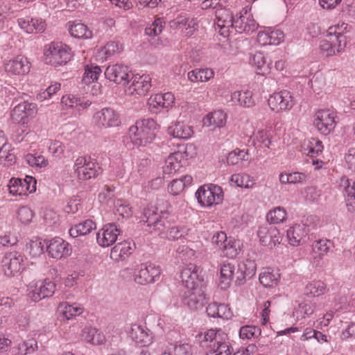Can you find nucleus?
<instances>
[{
  "label": "nucleus",
  "mask_w": 355,
  "mask_h": 355,
  "mask_svg": "<svg viewBox=\"0 0 355 355\" xmlns=\"http://www.w3.org/2000/svg\"><path fill=\"white\" fill-rule=\"evenodd\" d=\"M105 76L110 81L124 85L128 83L132 74L127 66L116 64L107 67Z\"/></svg>",
  "instance_id": "2eb2a0df"
},
{
  "label": "nucleus",
  "mask_w": 355,
  "mask_h": 355,
  "mask_svg": "<svg viewBox=\"0 0 355 355\" xmlns=\"http://www.w3.org/2000/svg\"><path fill=\"white\" fill-rule=\"evenodd\" d=\"M25 159L27 163L33 167L45 168L49 165V160L42 155L28 154Z\"/></svg>",
  "instance_id": "4d7b16f0"
},
{
  "label": "nucleus",
  "mask_w": 355,
  "mask_h": 355,
  "mask_svg": "<svg viewBox=\"0 0 355 355\" xmlns=\"http://www.w3.org/2000/svg\"><path fill=\"white\" fill-rule=\"evenodd\" d=\"M69 31L71 36L79 39H89L92 31L85 24L73 21L69 23Z\"/></svg>",
  "instance_id": "58836bf2"
},
{
  "label": "nucleus",
  "mask_w": 355,
  "mask_h": 355,
  "mask_svg": "<svg viewBox=\"0 0 355 355\" xmlns=\"http://www.w3.org/2000/svg\"><path fill=\"white\" fill-rule=\"evenodd\" d=\"M253 144L256 148H269L271 144V137L268 131L259 130L254 135Z\"/></svg>",
  "instance_id": "09e8293b"
},
{
  "label": "nucleus",
  "mask_w": 355,
  "mask_h": 355,
  "mask_svg": "<svg viewBox=\"0 0 355 355\" xmlns=\"http://www.w3.org/2000/svg\"><path fill=\"white\" fill-rule=\"evenodd\" d=\"M329 40L333 45L336 55L343 53L347 45V38L345 35L329 36Z\"/></svg>",
  "instance_id": "e2e57ef3"
},
{
  "label": "nucleus",
  "mask_w": 355,
  "mask_h": 355,
  "mask_svg": "<svg viewBox=\"0 0 355 355\" xmlns=\"http://www.w3.org/2000/svg\"><path fill=\"white\" fill-rule=\"evenodd\" d=\"M161 269L153 263L141 264L140 268L135 273V280L137 283L145 285L153 283L160 276Z\"/></svg>",
  "instance_id": "4468645a"
},
{
  "label": "nucleus",
  "mask_w": 355,
  "mask_h": 355,
  "mask_svg": "<svg viewBox=\"0 0 355 355\" xmlns=\"http://www.w3.org/2000/svg\"><path fill=\"white\" fill-rule=\"evenodd\" d=\"M327 290L326 284L321 280H312L306 284L304 294L308 297H318L324 295Z\"/></svg>",
  "instance_id": "c03bdc74"
},
{
  "label": "nucleus",
  "mask_w": 355,
  "mask_h": 355,
  "mask_svg": "<svg viewBox=\"0 0 355 355\" xmlns=\"http://www.w3.org/2000/svg\"><path fill=\"white\" fill-rule=\"evenodd\" d=\"M308 234L306 225L296 224L291 227L286 232V236L290 245L299 246L302 245L304 239Z\"/></svg>",
  "instance_id": "c85d7f7f"
},
{
  "label": "nucleus",
  "mask_w": 355,
  "mask_h": 355,
  "mask_svg": "<svg viewBox=\"0 0 355 355\" xmlns=\"http://www.w3.org/2000/svg\"><path fill=\"white\" fill-rule=\"evenodd\" d=\"M162 211L155 207L148 208L144 210V216L146 218V222L149 227L150 232H155L161 234L164 226V221L162 220L161 214Z\"/></svg>",
  "instance_id": "b1692460"
},
{
  "label": "nucleus",
  "mask_w": 355,
  "mask_h": 355,
  "mask_svg": "<svg viewBox=\"0 0 355 355\" xmlns=\"http://www.w3.org/2000/svg\"><path fill=\"white\" fill-rule=\"evenodd\" d=\"M227 115L222 110L207 114L202 120L204 127L221 128L226 123Z\"/></svg>",
  "instance_id": "2f4dec72"
},
{
  "label": "nucleus",
  "mask_w": 355,
  "mask_h": 355,
  "mask_svg": "<svg viewBox=\"0 0 355 355\" xmlns=\"http://www.w3.org/2000/svg\"><path fill=\"white\" fill-rule=\"evenodd\" d=\"M331 247L332 243L328 239L315 241L312 244L313 258L315 261L318 263L328 253Z\"/></svg>",
  "instance_id": "c9c22d12"
},
{
  "label": "nucleus",
  "mask_w": 355,
  "mask_h": 355,
  "mask_svg": "<svg viewBox=\"0 0 355 355\" xmlns=\"http://www.w3.org/2000/svg\"><path fill=\"white\" fill-rule=\"evenodd\" d=\"M4 69L10 76H24L30 72L31 63L26 56L18 55L7 60Z\"/></svg>",
  "instance_id": "0eeeda50"
},
{
  "label": "nucleus",
  "mask_w": 355,
  "mask_h": 355,
  "mask_svg": "<svg viewBox=\"0 0 355 355\" xmlns=\"http://www.w3.org/2000/svg\"><path fill=\"white\" fill-rule=\"evenodd\" d=\"M58 312L61 321H67L73 317L80 315L83 309L76 304H69L67 302H62L58 306Z\"/></svg>",
  "instance_id": "f704fd0d"
},
{
  "label": "nucleus",
  "mask_w": 355,
  "mask_h": 355,
  "mask_svg": "<svg viewBox=\"0 0 355 355\" xmlns=\"http://www.w3.org/2000/svg\"><path fill=\"white\" fill-rule=\"evenodd\" d=\"M230 181L237 187L245 189L252 188L255 184L254 178L248 174H234L231 176Z\"/></svg>",
  "instance_id": "8fccbe9b"
},
{
  "label": "nucleus",
  "mask_w": 355,
  "mask_h": 355,
  "mask_svg": "<svg viewBox=\"0 0 355 355\" xmlns=\"http://www.w3.org/2000/svg\"><path fill=\"white\" fill-rule=\"evenodd\" d=\"M135 248V244L131 241L118 243L111 249L110 258L114 261H123L133 252Z\"/></svg>",
  "instance_id": "393cba45"
},
{
  "label": "nucleus",
  "mask_w": 355,
  "mask_h": 355,
  "mask_svg": "<svg viewBox=\"0 0 355 355\" xmlns=\"http://www.w3.org/2000/svg\"><path fill=\"white\" fill-rule=\"evenodd\" d=\"M165 24L166 22L162 18H157L145 28V33L149 36H157L162 33Z\"/></svg>",
  "instance_id": "5fc2aeb1"
},
{
  "label": "nucleus",
  "mask_w": 355,
  "mask_h": 355,
  "mask_svg": "<svg viewBox=\"0 0 355 355\" xmlns=\"http://www.w3.org/2000/svg\"><path fill=\"white\" fill-rule=\"evenodd\" d=\"M24 186L22 185V180L19 178H12L8 184L10 193L16 196L24 195Z\"/></svg>",
  "instance_id": "338daca9"
},
{
  "label": "nucleus",
  "mask_w": 355,
  "mask_h": 355,
  "mask_svg": "<svg viewBox=\"0 0 355 355\" xmlns=\"http://www.w3.org/2000/svg\"><path fill=\"white\" fill-rule=\"evenodd\" d=\"M74 173L81 180H87L96 177L101 170L98 164L90 157L80 156L74 163Z\"/></svg>",
  "instance_id": "7ed1b4c3"
},
{
  "label": "nucleus",
  "mask_w": 355,
  "mask_h": 355,
  "mask_svg": "<svg viewBox=\"0 0 355 355\" xmlns=\"http://www.w3.org/2000/svg\"><path fill=\"white\" fill-rule=\"evenodd\" d=\"M260 334V329L255 326H244L239 331V336L242 340H250L258 337Z\"/></svg>",
  "instance_id": "052dcab7"
},
{
  "label": "nucleus",
  "mask_w": 355,
  "mask_h": 355,
  "mask_svg": "<svg viewBox=\"0 0 355 355\" xmlns=\"http://www.w3.org/2000/svg\"><path fill=\"white\" fill-rule=\"evenodd\" d=\"M214 75L215 73L211 69H196L188 73V78L193 83H205L214 78Z\"/></svg>",
  "instance_id": "37998d69"
},
{
  "label": "nucleus",
  "mask_w": 355,
  "mask_h": 355,
  "mask_svg": "<svg viewBox=\"0 0 355 355\" xmlns=\"http://www.w3.org/2000/svg\"><path fill=\"white\" fill-rule=\"evenodd\" d=\"M257 235L261 244L270 248L279 244L282 239L279 230L273 227H261Z\"/></svg>",
  "instance_id": "4be33fe9"
},
{
  "label": "nucleus",
  "mask_w": 355,
  "mask_h": 355,
  "mask_svg": "<svg viewBox=\"0 0 355 355\" xmlns=\"http://www.w3.org/2000/svg\"><path fill=\"white\" fill-rule=\"evenodd\" d=\"M83 339L92 345H102L105 342V336L98 329L89 327H85L82 333Z\"/></svg>",
  "instance_id": "e433bc0d"
},
{
  "label": "nucleus",
  "mask_w": 355,
  "mask_h": 355,
  "mask_svg": "<svg viewBox=\"0 0 355 355\" xmlns=\"http://www.w3.org/2000/svg\"><path fill=\"white\" fill-rule=\"evenodd\" d=\"M216 16V28L218 30L220 34L224 37L229 35L230 29L234 28V19L232 12L221 5L215 11Z\"/></svg>",
  "instance_id": "6e6552de"
},
{
  "label": "nucleus",
  "mask_w": 355,
  "mask_h": 355,
  "mask_svg": "<svg viewBox=\"0 0 355 355\" xmlns=\"http://www.w3.org/2000/svg\"><path fill=\"white\" fill-rule=\"evenodd\" d=\"M33 216V211L27 206H22L17 211V218L24 225L29 224Z\"/></svg>",
  "instance_id": "69168bd1"
},
{
  "label": "nucleus",
  "mask_w": 355,
  "mask_h": 355,
  "mask_svg": "<svg viewBox=\"0 0 355 355\" xmlns=\"http://www.w3.org/2000/svg\"><path fill=\"white\" fill-rule=\"evenodd\" d=\"M47 251L51 257L55 259H60L70 254L69 245L62 239L56 237L51 240Z\"/></svg>",
  "instance_id": "a878e982"
},
{
  "label": "nucleus",
  "mask_w": 355,
  "mask_h": 355,
  "mask_svg": "<svg viewBox=\"0 0 355 355\" xmlns=\"http://www.w3.org/2000/svg\"><path fill=\"white\" fill-rule=\"evenodd\" d=\"M226 340L222 339L218 342L211 344L207 355H229L230 353V345Z\"/></svg>",
  "instance_id": "3c124183"
},
{
  "label": "nucleus",
  "mask_w": 355,
  "mask_h": 355,
  "mask_svg": "<svg viewBox=\"0 0 355 355\" xmlns=\"http://www.w3.org/2000/svg\"><path fill=\"white\" fill-rule=\"evenodd\" d=\"M188 159V153L187 151H177L170 154L165 160V164L163 166L164 174L171 175L178 171Z\"/></svg>",
  "instance_id": "a211bd4d"
},
{
  "label": "nucleus",
  "mask_w": 355,
  "mask_h": 355,
  "mask_svg": "<svg viewBox=\"0 0 355 355\" xmlns=\"http://www.w3.org/2000/svg\"><path fill=\"white\" fill-rule=\"evenodd\" d=\"M121 230L114 223L105 225L97 233L96 241L99 245L103 248L109 247L114 244Z\"/></svg>",
  "instance_id": "dca6fc26"
},
{
  "label": "nucleus",
  "mask_w": 355,
  "mask_h": 355,
  "mask_svg": "<svg viewBox=\"0 0 355 355\" xmlns=\"http://www.w3.org/2000/svg\"><path fill=\"white\" fill-rule=\"evenodd\" d=\"M249 158L248 151L236 148L230 152L227 157V163L229 165H235L242 160H248Z\"/></svg>",
  "instance_id": "864d4df0"
},
{
  "label": "nucleus",
  "mask_w": 355,
  "mask_h": 355,
  "mask_svg": "<svg viewBox=\"0 0 355 355\" xmlns=\"http://www.w3.org/2000/svg\"><path fill=\"white\" fill-rule=\"evenodd\" d=\"M60 89V84L55 83L48 87V88L43 92H41L40 94H38L37 98L38 100L43 101L46 99L51 98V96Z\"/></svg>",
  "instance_id": "774afa93"
},
{
  "label": "nucleus",
  "mask_w": 355,
  "mask_h": 355,
  "mask_svg": "<svg viewBox=\"0 0 355 355\" xmlns=\"http://www.w3.org/2000/svg\"><path fill=\"white\" fill-rule=\"evenodd\" d=\"M129 336L136 343L147 345L150 343L151 338L145 327L133 324L129 331Z\"/></svg>",
  "instance_id": "7c9ffc66"
},
{
  "label": "nucleus",
  "mask_w": 355,
  "mask_h": 355,
  "mask_svg": "<svg viewBox=\"0 0 355 355\" xmlns=\"http://www.w3.org/2000/svg\"><path fill=\"white\" fill-rule=\"evenodd\" d=\"M268 104L271 110L279 113L291 110L294 101L290 92L283 90L271 94L268 99Z\"/></svg>",
  "instance_id": "423d86ee"
},
{
  "label": "nucleus",
  "mask_w": 355,
  "mask_h": 355,
  "mask_svg": "<svg viewBox=\"0 0 355 355\" xmlns=\"http://www.w3.org/2000/svg\"><path fill=\"white\" fill-rule=\"evenodd\" d=\"M258 24L252 14L246 8L236 15L234 19V28L239 33H250L257 28Z\"/></svg>",
  "instance_id": "f3484780"
},
{
  "label": "nucleus",
  "mask_w": 355,
  "mask_h": 355,
  "mask_svg": "<svg viewBox=\"0 0 355 355\" xmlns=\"http://www.w3.org/2000/svg\"><path fill=\"white\" fill-rule=\"evenodd\" d=\"M24 257L18 252L6 253L2 259V267L7 276H14L24 268Z\"/></svg>",
  "instance_id": "ddd939ff"
},
{
  "label": "nucleus",
  "mask_w": 355,
  "mask_h": 355,
  "mask_svg": "<svg viewBox=\"0 0 355 355\" xmlns=\"http://www.w3.org/2000/svg\"><path fill=\"white\" fill-rule=\"evenodd\" d=\"M211 243L216 246L223 254L229 258H234L238 254L236 243L227 237L224 232H218L211 238Z\"/></svg>",
  "instance_id": "1a4fd4ad"
},
{
  "label": "nucleus",
  "mask_w": 355,
  "mask_h": 355,
  "mask_svg": "<svg viewBox=\"0 0 355 355\" xmlns=\"http://www.w3.org/2000/svg\"><path fill=\"white\" fill-rule=\"evenodd\" d=\"M168 132L174 138L187 139L193 133L192 128L182 122L172 123L168 128Z\"/></svg>",
  "instance_id": "473e14b6"
},
{
  "label": "nucleus",
  "mask_w": 355,
  "mask_h": 355,
  "mask_svg": "<svg viewBox=\"0 0 355 355\" xmlns=\"http://www.w3.org/2000/svg\"><path fill=\"white\" fill-rule=\"evenodd\" d=\"M169 26L173 29H180L183 31L185 28L184 34L186 36H191L193 31L197 28L198 24L194 20L188 21V19L183 16L178 17L169 23Z\"/></svg>",
  "instance_id": "72a5a7b5"
},
{
  "label": "nucleus",
  "mask_w": 355,
  "mask_h": 355,
  "mask_svg": "<svg viewBox=\"0 0 355 355\" xmlns=\"http://www.w3.org/2000/svg\"><path fill=\"white\" fill-rule=\"evenodd\" d=\"M266 218L270 224L282 223L287 219L286 210L282 207H277L268 212Z\"/></svg>",
  "instance_id": "de8ad7c7"
},
{
  "label": "nucleus",
  "mask_w": 355,
  "mask_h": 355,
  "mask_svg": "<svg viewBox=\"0 0 355 355\" xmlns=\"http://www.w3.org/2000/svg\"><path fill=\"white\" fill-rule=\"evenodd\" d=\"M315 303L306 301L300 303L293 311V316L297 320L304 318L313 313L315 309Z\"/></svg>",
  "instance_id": "49530a36"
},
{
  "label": "nucleus",
  "mask_w": 355,
  "mask_h": 355,
  "mask_svg": "<svg viewBox=\"0 0 355 355\" xmlns=\"http://www.w3.org/2000/svg\"><path fill=\"white\" fill-rule=\"evenodd\" d=\"M93 121L98 128H113L121 123L119 114L111 108H103L96 112L93 116Z\"/></svg>",
  "instance_id": "9b49d317"
},
{
  "label": "nucleus",
  "mask_w": 355,
  "mask_h": 355,
  "mask_svg": "<svg viewBox=\"0 0 355 355\" xmlns=\"http://www.w3.org/2000/svg\"><path fill=\"white\" fill-rule=\"evenodd\" d=\"M252 96V92L249 90L235 91L231 94V100L233 102H238L241 106L249 108L255 105Z\"/></svg>",
  "instance_id": "ea45409f"
},
{
  "label": "nucleus",
  "mask_w": 355,
  "mask_h": 355,
  "mask_svg": "<svg viewBox=\"0 0 355 355\" xmlns=\"http://www.w3.org/2000/svg\"><path fill=\"white\" fill-rule=\"evenodd\" d=\"M96 228V224L92 220H86L83 223L77 224L69 230L71 236L76 238L84 236L90 233Z\"/></svg>",
  "instance_id": "a18cd8bd"
},
{
  "label": "nucleus",
  "mask_w": 355,
  "mask_h": 355,
  "mask_svg": "<svg viewBox=\"0 0 355 355\" xmlns=\"http://www.w3.org/2000/svg\"><path fill=\"white\" fill-rule=\"evenodd\" d=\"M174 101V95L171 92H166L152 95L148 101V105L151 112L157 113L162 108L171 107Z\"/></svg>",
  "instance_id": "6ab92c4d"
},
{
  "label": "nucleus",
  "mask_w": 355,
  "mask_h": 355,
  "mask_svg": "<svg viewBox=\"0 0 355 355\" xmlns=\"http://www.w3.org/2000/svg\"><path fill=\"white\" fill-rule=\"evenodd\" d=\"M183 302L189 309L197 310L202 308L205 303V296L202 288L186 290L183 295Z\"/></svg>",
  "instance_id": "412c9836"
},
{
  "label": "nucleus",
  "mask_w": 355,
  "mask_h": 355,
  "mask_svg": "<svg viewBox=\"0 0 355 355\" xmlns=\"http://www.w3.org/2000/svg\"><path fill=\"white\" fill-rule=\"evenodd\" d=\"M193 178L191 175H187L181 178L172 180L168 186V191L173 196L180 195L184 188L191 184Z\"/></svg>",
  "instance_id": "79ce46f5"
},
{
  "label": "nucleus",
  "mask_w": 355,
  "mask_h": 355,
  "mask_svg": "<svg viewBox=\"0 0 355 355\" xmlns=\"http://www.w3.org/2000/svg\"><path fill=\"white\" fill-rule=\"evenodd\" d=\"M271 56L270 61L266 60V58L263 53L257 52L252 55L250 62L251 64L255 67L257 74L265 76L269 74L272 71V60Z\"/></svg>",
  "instance_id": "c756f323"
},
{
  "label": "nucleus",
  "mask_w": 355,
  "mask_h": 355,
  "mask_svg": "<svg viewBox=\"0 0 355 355\" xmlns=\"http://www.w3.org/2000/svg\"><path fill=\"white\" fill-rule=\"evenodd\" d=\"M236 271L234 264L225 261L219 266L218 286L221 289H227L232 284Z\"/></svg>",
  "instance_id": "bb28decb"
},
{
  "label": "nucleus",
  "mask_w": 355,
  "mask_h": 355,
  "mask_svg": "<svg viewBox=\"0 0 355 355\" xmlns=\"http://www.w3.org/2000/svg\"><path fill=\"white\" fill-rule=\"evenodd\" d=\"M101 72V69L98 66L87 65L85 66L83 81L85 84H90L98 80Z\"/></svg>",
  "instance_id": "603ef678"
},
{
  "label": "nucleus",
  "mask_w": 355,
  "mask_h": 355,
  "mask_svg": "<svg viewBox=\"0 0 355 355\" xmlns=\"http://www.w3.org/2000/svg\"><path fill=\"white\" fill-rule=\"evenodd\" d=\"M61 103L63 106L68 108H74L77 107L85 109L90 106L92 101L84 97H77L73 95H64L61 99Z\"/></svg>",
  "instance_id": "a19ab883"
},
{
  "label": "nucleus",
  "mask_w": 355,
  "mask_h": 355,
  "mask_svg": "<svg viewBox=\"0 0 355 355\" xmlns=\"http://www.w3.org/2000/svg\"><path fill=\"white\" fill-rule=\"evenodd\" d=\"M199 268L194 264L187 265L181 272V279L186 290L201 287Z\"/></svg>",
  "instance_id": "aec40b11"
},
{
  "label": "nucleus",
  "mask_w": 355,
  "mask_h": 355,
  "mask_svg": "<svg viewBox=\"0 0 355 355\" xmlns=\"http://www.w3.org/2000/svg\"><path fill=\"white\" fill-rule=\"evenodd\" d=\"M304 150L307 151V155L313 156V154H319L323 150L322 141L318 139L311 138L308 143L304 145Z\"/></svg>",
  "instance_id": "0e129e2a"
},
{
  "label": "nucleus",
  "mask_w": 355,
  "mask_h": 355,
  "mask_svg": "<svg viewBox=\"0 0 355 355\" xmlns=\"http://www.w3.org/2000/svg\"><path fill=\"white\" fill-rule=\"evenodd\" d=\"M159 125L153 119H144L137 121L129 128V137L134 145L145 146L155 138V130Z\"/></svg>",
  "instance_id": "f257e3e1"
},
{
  "label": "nucleus",
  "mask_w": 355,
  "mask_h": 355,
  "mask_svg": "<svg viewBox=\"0 0 355 355\" xmlns=\"http://www.w3.org/2000/svg\"><path fill=\"white\" fill-rule=\"evenodd\" d=\"M37 112L36 104L23 102L16 105L11 112V119L15 123L26 124L29 118L34 117Z\"/></svg>",
  "instance_id": "f8f14e48"
},
{
  "label": "nucleus",
  "mask_w": 355,
  "mask_h": 355,
  "mask_svg": "<svg viewBox=\"0 0 355 355\" xmlns=\"http://www.w3.org/2000/svg\"><path fill=\"white\" fill-rule=\"evenodd\" d=\"M44 60L48 64L58 67L65 64L71 58L70 48L60 42H52L46 46Z\"/></svg>",
  "instance_id": "f03ea898"
},
{
  "label": "nucleus",
  "mask_w": 355,
  "mask_h": 355,
  "mask_svg": "<svg viewBox=\"0 0 355 355\" xmlns=\"http://www.w3.org/2000/svg\"><path fill=\"white\" fill-rule=\"evenodd\" d=\"M259 279L264 287H275L279 282L280 274L277 270L266 268L259 274Z\"/></svg>",
  "instance_id": "4c0bfd02"
},
{
  "label": "nucleus",
  "mask_w": 355,
  "mask_h": 355,
  "mask_svg": "<svg viewBox=\"0 0 355 355\" xmlns=\"http://www.w3.org/2000/svg\"><path fill=\"white\" fill-rule=\"evenodd\" d=\"M239 270L242 274V278L252 277L256 272V263L254 261L247 259L239 265Z\"/></svg>",
  "instance_id": "680f3d73"
},
{
  "label": "nucleus",
  "mask_w": 355,
  "mask_h": 355,
  "mask_svg": "<svg viewBox=\"0 0 355 355\" xmlns=\"http://www.w3.org/2000/svg\"><path fill=\"white\" fill-rule=\"evenodd\" d=\"M340 184L345 191V200L347 211L350 213L355 212V182L346 176H343Z\"/></svg>",
  "instance_id": "cd10ccee"
},
{
  "label": "nucleus",
  "mask_w": 355,
  "mask_h": 355,
  "mask_svg": "<svg viewBox=\"0 0 355 355\" xmlns=\"http://www.w3.org/2000/svg\"><path fill=\"white\" fill-rule=\"evenodd\" d=\"M314 125L322 134L329 135L335 128V114L329 110H321L316 112Z\"/></svg>",
  "instance_id": "9d476101"
},
{
  "label": "nucleus",
  "mask_w": 355,
  "mask_h": 355,
  "mask_svg": "<svg viewBox=\"0 0 355 355\" xmlns=\"http://www.w3.org/2000/svg\"><path fill=\"white\" fill-rule=\"evenodd\" d=\"M151 87L150 78L147 75L135 77L132 84L125 89V93L130 96L146 94Z\"/></svg>",
  "instance_id": "5701e85b"
},
{
  "label": "nucleus",
  "mask_w": 355,
  "mask_h": 355,
  "mask_svg": "<svg viewBox=\"0 0 355 355\" xmlns=\"http://www.w3.org/2000/svg\"><path fill=\"white\" fill-rule=\"evenodd\" d=\"M203 336V340L206 342H210L211 344L214 343L218 342L222 339H227V334L220 330H214L209 329L207 331L205 332L203 334H199V338H200Z\"/></svg>",
  "instance_id": "6e6d98bb"
},
{
  "label": "nucleus",
  "mask_w": 355,
  "mask_h": 355,
  "mask_svg": "<svg viewBox=\"0 0 355 355\" xmlns=\"http://www.w3.org/2000/svg\"><path fill=\"white\" fill-rule=\"evenodd\" d=\"M196 196L198 202L205 206L218 205L223 199L221 187L211 184L200 187L196 193Z\"/></svg>",
  "instance_id": "39448f33"
},
{
  "label": "nucleus",
  "mask_w": 355,
  "mask_h": 355,
  "mask_svg": "<svg viewBox=\"0 0 355 355\" xmlns=\"http://www.w3.org/2000/svg\"><path fill=\"white\" fill-rule=\"evenodd\" d=\"M191 230L186 227L174 226L170 227L167 231V237L170 240H177L189 235Z\"/></svg>",
  "instance_id": "bf43d9fd"
},
{
  "label": "nucleus",
  "mask_w": 355,
  "mask_h": 355,
  "mask_svg": "<svg viewBox=\"0 0 355 355\" xmlns=\"http://www.w3.org/2000/svg\"><path fill=\"white\" fill-rule=\"evenodd\" d=\"M116 214L121 216L123 218H128L132 215V207L129 204L121 199L117 200L114 202Z\"/></svg>",
  "instance_id": "13d9d810"
},
{
  "label": "nucleus",
  "mask_w": 355,
  "mask_h": 355,
  "mask_svg": "<svg viewBox=\"0 0 355 355\" xmlns=\"http://www.w3.org/2000/svg\"><path fill=\"white\" fill-rule=\"evenodd\" d=\"M55 290V284L49 279L32 282L28 286L27 295L33 302H39L41 300L51 297Z\"/></svg>",
  "instance_id": "20e7f679"
}]
</instances>
